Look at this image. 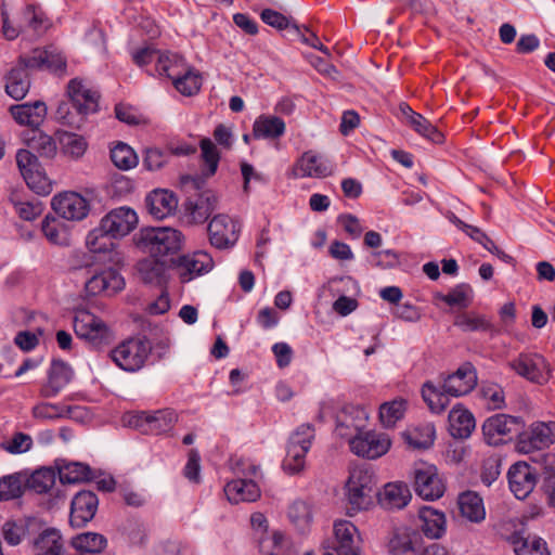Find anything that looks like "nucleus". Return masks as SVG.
I'll use <instances>...</instances> for the list:
<instances>
[{"instance_id":"1","label":"nucleus","mask_w":555,"mask_h":555,"mask_svg":"<svg viewBox=\"0 0 555 555\" xmlns=\"http://www.w3.org/2000/svg\"><path fill=\"white\" fill-rule=\"evenodd\" d=\"M477 385V373L470 363H464L454 373L441 376L438 384L427 380L423 384L421 393L428 409L436 414L446 411L450 398L469 393Z\"/></svg>"},{"instance_id":"2","label":"nucleus","mask_w":555,"mask_h":555,"mask_svg":"<svg viewBox=\"0 0 555 555\" xmlns=\"http://www.w3.org/2000/svg\"><path fill=\"white\" fill-rule=\"evenodd\" d=\"M183 240L182 233L173 228H145L140 231L137 244L153 257H164L178 253Z\"/></svg>"},{"instance_id":"3","label":"nucleus","mask_w":555,"mask_h":555,"mask_svg":"<svg viewBox=\"0 0 555 555\" xmlns=\"http://www.w3.org/2000/svg\"><path fill=\"white\" fill-rule=\"evenodd\" d=\"M315 438L314 427L310 424L299 425L289 436L283 469L289 475L301 473L306 466V456Z\"/></svg>"},{"instance_id":"4","label":"nucleus","mask_w":555,"mask_h":555,"mask_svg":"<svg viewBox=\"0 0 555 555\" xmlns=\"http://www.w3.org/2000/svg\"><path fill=\"white\" fill-rule=\"evenodd\" d=\"M387 550L390 555H446L444 550L436 543L426 546L423 535L408 527L398 528L391 533Z\"/></svg>"},{"instance_id":"5","label":"nucleus","mask_w":555,"mask_h":555,"mask_svg":"<svg viewBox=\"0 0 555 555\" xmlns=\"http://www.w3.org/2000/svg\"><path fill=\"white\" fill-rule=\"evenodd\" d=\"M178 421V414L172 409H162L153 412L141 411L128 413L122 417L125 425L135 428L146 435L169 433Z\"/></svg>"},{"instance_id":"6","label":"nucleus","mask_w":555,"mask_h":555,"mask_svg":"<svg viewBox=\"0 0 555 555\" xmlns=\"http://www.w3.org/2000/svg\"><path fill=\"white\" fill-rule=\"evenodd\" d=\"M152 346L145 337H131L117 345L109 356L113 362L126 372H138L141 370L150 353Z\"/></svg>"},{"instance_id":"7","label":"nucleus","mask_w":555,"mask_h":555,"mask_svg":"<svg viewBox=\"0 0 555 555\" xmlns=\"http://www.w3.org/2000/svg\"><path fill=\"white\" fill-rule=\"evenodd\" d=\"M374 487V475L369 468L353 467L345 487L349 508L353 512L366 509L372 503Z\"/></svg>"},{"instance_id":"8","label":"nucleus","mask_w":555,"mask_h":555,"mask_svg":"<svg viewBox=\"0 0 555 555\" xmlns=\"http://www.w3.org/2000/svg\"><path fill=\"white\" fill-rule=\"evenodd\" d=\"M73 326L75 334L93 347L108 345L114 339L109 326L101 318L85 309L76 311Z\"/></svg>"},{"instance_id":"9","label":"nucleus","mask_w":555,"mask_h":555,"mask_svg":"<svg viewBox=\"0 0 555 555\" xmlns=\"http://www.w3.org/2000/svg\"><path fill=\"white\" fill-rule=\"evenodd\" d=\"M413 488L415 493L426 501L440 499L446 490L444 483L435 465L420 462L412 468Z\"/></svg>"},{"instance_id":"10","label":"nucleus","mask_w":555,"mask_h":555,"mask_svg":"<svg viewBox=\"0 0 555 555\" xmlns=\"http://www.w3.org/2000/svg\"><path fill=\"white\" fill-rule=\"evenodd\" d=\"M348 444L350 451L354 455L369 460H376L389 451L391 447V439L385 433L364 429Z\"/></svg>"},{"instance_id":"11","label":"nucleus","mask_w":555,"mask_h":555,"mask_svg":"<svg viewBox=\"0 0 555 555\" xmlns=\"http://www.w3.org/2000/svg\"><path fill=\"white\" fill-rule=\"evenodd\" d=\"M369 413L360 405L347 404L336 416L335 434L349 443L367 426Z\"/></svg>"},{"instance_id":"12","label":"nucleus","mask_w":555,"mask_h":555,"mask_svg":"<svg viewBox=\"0 0 555 555\" xmlns=\"http://www.w3.org/2000/svg\"><path fill=\"white\" fill-rule=\"evenodd\" d=\"M555 442V422H534L519 434L517 448L522 453L541 450Z\"/></svg>"},{"instance_id":"13","label":"nucleus","mask_w":555,"mask_h":555,"mask_svg":"<svg viewBox=\"0 0 555 555\" xmlns=\"http://www.w3.org/2000/svg\"><path fill=\"white\" fill-rule=\"evenodd\" d=\"M238 233L237 221L224 214L214 216L208 223L210 244L219 249L232 247L238 240Z\"/></svg>"},{"instance_id":"14","label":"nucleus","mask_w":555,"mask_h":555,"mask_svg":"<svg viewBox=\"0 0 555 555\" xmlns=\"http://www.w3.org/2000/svg\"><path fill=\"white\" fill-rule=\"evenodd\" d=\"M511 366L518 375L532 383L545 384L551 377L550 364L538 353H521Z\"/></svg>"},{"instance_id":"15","label":"nucleus","mask_w":555,"mask_h":555,"mask_svg":"<svg viewBox=\"0 0 555 555\" xmlns=\"http://www.w3.org/2000/svg\"><path fill=\"white\" fill-rule=\"evenodd\" d=\"M335 541L330 545L324 555H360L358 546V529L348 520H339L334 524Z\"/></svg>"},{"instance_id":"16","label":"nucleus","mask_w":555,"mask_h":555,"mask_svg":"<svg viewBox=\"0 0 555 555\" xmlns=\"http://www.w3.org/2000/svg\"><path fill=\"white\" fill-rule=\"evenodd\" d=\"M52 208L63 219L80 221L89 212L87 199L76 192H62L52 198Z\"/></svg>"},{"instance_id":"17","label":"nucleus","mask_w":555,"mask_h":555,"mask_svg":"<svg viewBox=\"0 0 555 555\" xmlns=\"http://www.w3.org/2000/svg\"><path fill=\"white\" fill-rule=\"evenodd\" d=\"M508 487L518 500L526 499L537 485L534 468L525 462L513 464L507 472Z\"/></svg>"},{"instance_id":"18","label":"nucleus","mask_w":555,"mask_h":555,"mask_svg":"<svg viewBox=\"0 0 555 555\" xmlns=\"http://www.w3.org/2000/svg\"><path fill=\"white\" fill-rule=\"evenodd\" d=\"M22 63L29 69H47L56 75L66 72V59L55 49H35L30 54L22 56Z\"/></svg>"},{"instance_id":"19","label":"nucleus","mask_w":555,"mask_h":555,"mask_svg":"<svg viewBox=\"0 0 555 555\" xmlns=\"http://www.w3.org/2000/svg\"><path fill=\"white\" fill-rule=\"evenodd\" d=\"M100 222L111 235L119 238L126 236L135 228L138 216L129 207H118L106 214Z\"/></svg>"},{"instance_id":"20","label":"nucleus","mask_w":555,"mask_h":555,"mask_svg":"<svg viewBox=\"0 0 555 555\" xmlns=\"http://www.w3.org/2000/svg\"><path fill=\"white\" fill-rule=\"evenodd\" d=\"M67 93L72 107L79 116L85 117L98 109V92L88 88L81 80L75 78L68 82Z\"/></svg>"},{"instance_id":"21","label":"nucleus","mask_w":555,"mask_h":555,"mask_svg":"<svg viewBox=\"0 0 555 555\" xmlns=\"http://www.w3.org/2000/svg\"><path fill=\"white\" fill-rule=\"evenodd\" d=\"M99 500L91 491H80L72 500L69 521L73 527H83L93 519Z\"/></svg>"},{"instance_id":"22","label":"nucleus","mask_w":555,"mask_h":555,"mask_svg":"<svg viewBox=\"0 0 555 555\" xmlns=\"http://www.w3.org/2000/svg\"><path fill=\"white\" fill-rule=\"evenodd\" d=\"M522 425L520 417L507 414H495L482 425L485 437L490 444H496L503 437L516 433Z\"/></svg>"},{"instance_id":"23","label":"nucleus","mask_w":555,"mask_h":555,"mask_svg":"<svg viewBox=\"0 0 555 555\" xmlns=\"http://www.w3.org/2000/svg\"><path fill=\"white\" fill-rule=\"evenodd\" d=\"M212 267L214 260L211 256L202 250L180 257L177 263V269L183 283L209 272Z\"/></svg>"},{"instance_id":"24","label":"nucleus","mask_w":555,"mask_h":555,"mask_svg":"<svg viewBox=\"0 0 555 555\" xmlns=\"http://www.w3.org/2000/svg\"><path fill=\"white\" fill-rule=\"evenodd\" d=\"M73 370L62 360H53L48 371V379L40 389L43 398H54L72 380Z\"/></svg>"},{"instance_id":"25","label":"nucleus","mask_w":555,"mask_h":555,"mask_svg":"<svg viewBox=\"0 0 555 555\" xmlns=\"http://www.w3.org/2000/svg\"><path fill=\"white\" fill-rule=\"evenodd\" d=\"M295 171L301 178H325L333 172V165L322 155L308 151L297 160Z\"/></svg>"},{"instance_id":"26","label":"nucleus","mask_w":555,"mask_h":555,"mask_svg":"<svg viewBox=\"0 0 555 555\" xmlns=\"http://www.w3.org/2000/svg\"><path fill=\"white\" fill-rule=\"evenodd\" d=\"M10 113L13 119L21 126L37 130L47 116V105L42 101L12 105Z\"/></svg>"},{"instance_id":"27","label":"nucleus","mask_w":555,"mask_h":555,"mask_svg":"<svg viewBox=\"0 0 555 555\" xmlns=\"http://www.w3.org/2000/svg\"><path fill=\"white\" fill-rule=\"evenodd\" d=\"M124 286V278L117 271L107 269L98 274H93L86 282V292L91 296H96L102 293L113 295L121 291Z\"/></svg>"},{"instance_id":"28","label":"nucleus","mask_w":555,"mask_h":555,"mask_svg":"<svg viewBox=\"0 0 555 555\" xmlns=\"http://www.w3.org/2000/svg\"><path fill=\"white\" fill-rule=\"evenodd\" d=\"M228 500L234 504L241 502H255L260 498V488L254 479L236 478L224 487Z\"/></svg>"},{"instance_id":"29","label":"nucleus","mask_w":555,"mask_h":555,"mask_svg":"<svg viewBox=\"0 0 555 555\" xmlns=\"http://www.w3.org/2000/svg\"><path fill=\"white\" fill-rule=\"evenodd\" d=\"M285 131V121L276 115L261 114L253 124V137L257 140H278Z\"/></svg>"},{"instance_id":"30","label":"nucleus","mask_w":555,"mask_h":555,"mask_svg":"<svg viewBox=\"0 0 555 555\" xmlns=\"http://www.w3.org/2000/svg\"><path fill=\"white\" fill-rule=\"evenodd\" d=\"M34 555H66L65 544L59 530H43L33 541Z\"/></svg>"},{"instance_id":"31","label":"nucleus","mask_w":555,"mask_h":555,"mask_svg":"<svg viewBox=\"0 0 555 555\" xmlns=\"http://www.w3.org/2000/svg\"><path fill=\"white\" fill-rule=\"evenodd\" d=\"M461 516L470 522L479 524L486 519V508L482 498L475 491H465L459 495Z\"/></svg>"},{"instance_id":"32","label":"nucleus","mask_w":555,"mask_h":555,"mask_svg":"<svg viewBox=\"0 0 555 555\" xmlns=\"http://www.w3.org/2000/svg\"><path fill=\"white\" fill-rule=\"evenodd\" d=\"M475 417L462 404H455L449 413L450 433L454 438H468L475 429Z\"/></svg>"},{"instance_id":"33","label":"nucleus","mask_w":555,"mask_h":555,"mask_svg":"<svg viewBox=\"0 0 555 555\" xmlns=\"http://www.w3.org/2000/svg\"><path fill=\"white\" fill-rule=\"evenodd\" d=\"M411 500L409 487L403 482H389L378 495L380 505L388 509H400Z\"/></svg>"},{"instance_id":"34","label":"nucleus","mask_w":555,"mask_h":555,"mask_svg":"<svg viewBox=\"0 0 555 555\" xmlns=\"http://www.w3.org/2000/svg\"><path fill=\"white\" fill-rule=\"evenodd\" d=\"M218 207V197L211 191L203 192L194 202L186 204V211L192 222L203 223Z\"/></svg>"},{"instance_id":"35","label":"nucleus","mask_w":555,"mask_h":555,"mask_svg":"<svg viewBox=\"0 0 555 555\" xmlns=\"http://www.w3.org/2000/svg\"><path fill=\"white\" fill-rule=\"evenodd\" d=\"M29 67H25L22 57L16 67L12 68L7 76L5 91L14 100H22L29 91L30 80L27 73Z\"/></svg>"},{"instance_id":"36","label":"nucleus","mask_w":555,"mask_h":555,"mask_svg":"<svg viewBox=\"0 0 555 555\" xmlns=\"http://www.w3.org/2000/svg\"><path fill=\"white\" fill-rule=\"evenodd\" d=\"M404 442L412 449L426 450L429 449L436 438V428L433 424H422L413 428L404 430L402 434Z\"/></svg>"},{"instance_id":"37","label":"nucleus","mask_w":555,"mask_h":555,"mask_svg":"<svg viewBox=\"0 0 555 555\" xmlns=\"http://www.w3.org/2000/svg\"><path fill=\"white\" fill-rule=\"evenodd\" d=\"M117 240L100 224L91 230L86 237V246L93 254H109V260H114L112 254L115 250Z\"/></svg>"},{"instance_id":"38","label":"nucleus","mask_w":555,"mask_h":555,"mask_svg":"<svg viewBox=\"0 0 555 555\" xmlns=\"http://www.w3.org/2000/svg\"><path fill=\"white\" fill-rule=\"evenodd\" d=\"M177 198L168 191H154L146 197L149 212L155 219H164L177 207Z\"/></svg>"},{"instance_id":"39","label":"nucleus","mask_w":555,"mask_h":555,"mask_svg":"<svg viewBox=\"0 0 555 555\" xmlns=\"http://www.w3.org/2000/svg\"><path fill=\"white\" fill-rule=\"evenodd\" d=\"M511 542L516 555H550L546 542L538 535L515 533Z\"/></svg>"},{"instance_id":"40","label":"nucleus","mask_w":555,"mask_h":555,"mask_svg":"<svg viewBox=\"0 0 555 555\" xmlns=\"http://www.w3.org/2000/svg\"><path fill=\"white\" fill-rule=\"evenodd\" d=\"M420 519L422 520V530L428 538L438 539L446 531V517L431 507H424L420 512Z\"/></svg>"},{"instance_id":"41","label":"nucleus","mask_w":555,"mask_h":555,"mask_svg":"<svg viewBox=\"0 0 555 555\" xmlns=\"http://www.w3.org/2000/svg\"><path fill=\"white\" fill-rule=\"evenodd\" d=\"M454 325L463 332H492L493 325L490 320L477 312H463L455 317Z\"/></svg>"},{"instance_id":"42","label":"nucleus","mask_w":555,"mask_h":555,"mask_svg":"<svg viewBox=\"0 0 555 555\" xmlns=\"http://www.w3.org/2000/svg\"><path fill=\"white\" fill-rule=\"evenodd\" d=\"M408 408L403 398H396L384 402L379 406V421L385 428H392L398 421L402 420Z\"/></svg>"},{"instance_id":"43","label":"nucleus","mask_w":555,"mask_h":555,"mask_svg":"<svg viewBox=\"0 0 555 555\" xmlns=\"http://www.w3.org/2000/svg\"><path fill=\"white\" fill-rule=\"evenodd\" d=\"M23 28L35 35H42L50 27V22L44 12L34 5L28 4L23 11Z\"/></svg>"},{"instance_id":"44","label":"nucleus","mask_w":555,"mask_h":555,"mask_svg":"<svg viewBox=\"0 0 555 555\" xmlns=\"http://www.w3.org/2000/svg\"><path fill=\"white\" fill-rule=\"evenodd\" d=\"M41 230L47 240L55 245H67L69 232L67 227L56 217L47 216L41 223Z\"/></svg>"},{"instance_id":"45","label":"nucleus","mask_w":555,"mask_h":555,"mask_svg":"<svg viewBox=\"0 0 555 555\" xmlns=\"http://www.w3.org/2000/svg\"><path fill=\"white\" fill-rule=\"evenodd\" d=\"M59 477L62 483H79L92 478L91 468L80 462L65 463L59 467Z\"/></svg>"},{"instance_id":"46","label":"nucleus","mask_w":555,"mask_h":555,"mask_svg":"<svg viewBox=\"0 0 555 555\" xmlns=\"http://www.w3.org/2000/svg\"><path fill=\"white\" fill-rule=\"evenodd\" d=\"M184 66V59L178 54L160 52L157 56L156 72L159 76H165L170 80L182 74Z\"/></svg>"},{"instance_id":"47","label":"nucleus","mask_w":555,"mask_h":555,"mask_svg":"<svg viewBox=\"0 0 555 555\" xmlns=\"http://www.w3.org/2000/svg\"><path fill=\"white\" fill-rule=\"evenodd\" d=\"M24 140L28 149L41 157L51 158L56 153L55 141L39 129L31 131V137H25Z\"/></svg>"},{"instance_id":"48","label":"nucleus","mask_w":555,"mask_h":555,"mask_svg":"<svg viewBox=\"0 0 555 555\" xmlns=\"http://www.w3.org/2000/svg\"><path fill=\"white\" fill-rule=\"evenodd\" d=\"M288 518L298 530L307 531L313 519L311 505L306 501H294L288 508Z\"/></svg>"},{"instance_id":"49","label":"nucleus","mask_w":555,"mask_h":555,"mask_svg":"<svg viewBox=\"0 0 555 555\" xmlns=\"http://www.w3.org/2000/svg\"><path fill=\"white\" fill-rule=\"evenodd\" d=\"M156 258L152 256L138 263L139 275L145 283L158 284L165 275V263Z\"/></svg>"},{"instance_id":"50","label":"nucleus","mask_w":555,"mask_h":555,"mask_svg":"<svg viewBox=\"0 0 555 555\" xmlns=\"http://www.w3.org/2000/svg\"><path fill=\"white\" fill-rule=\"evenodd\" d=\"M171 81L181 94L189 96L197 93L202 86L201 76L189 69L186 65L183 67L182 74L175 77Z\"/></svg>"},{"instance_id":"51","label":"nucleus","mask_w":555,"mask_h":555,"mask_svg":"<svg viewBox=\"0 0 555 555\" xmlns=\"http://www.w3.org/2000/svg\"><path fill=\"white\" fill-rule=\"evenodd\" d=\"M73 546L86 553H100L107 544L104 535L95 532H86L73 539Z\"/></svg>"},{"instance_id":"52","label":"nucleus","mask_w":555,"mask_h":555,"mask_svg":"<svg viewBox=\"0 0 555 555\" xmlns=\"http://www.w3.org/2000/svg\"><path fill=\"white\" fill-rule=\"evenodd\" d=\"M113 164L121 169L129 170L138 165V156L133 149L126 143L119 142L111 151Z\"/></svg>"},{"instance_id":"53","label":"nucleus","mask_w":555,"mask_h":555,"mask_svg":"<svg viewBox=\"0 0 555 555\" xmlns=\"http://www.w3.org/2000/svg\"><path fill=\"white\" fill-rule=\"evenodd\" d=\"M436 297L449 306L467 308L472 304L473 289L468 284H459L447 295L438 294Z\"/></svg>"},{"instance_id":"54","label":"nucleus","mask_w":555,"mask_h":555,"mask_svg":"<svg viewBox=\"0 0 555 555\" xmlns=\"http://www.w3.org/2000/svg\"><path fill=\"white\" fill-rule=\"evenodd\" d=\"M409 126L433 143L440 144L443 142V134L421 114L414 116Z\"/></svg>"},{"instance_id":"55","label":"nucleus","mask_w":555,"mask_h":555,"mask_svg":"<svg viewBox=\"0 0 555 555\" xmlns=\"http://www.w3.org/2000/svg\"><path fill=\"white\" fill-rule=\"evenodd\" d=\"M15 212L24 220L31 221L41 215L43 207L38 201H22L18 194H12L10 197Z\"/></svg>"},{"instance_id":"56","label":"nucleus","mask_w":555,"mask_h":555,"mask_svg":"<svg viewBox=\"0 0 555 555\" xmlns=\"http://www.w3.org/2000/svg\"><path fill=\"white\" fill-rule=\"evenodd\" d=\"M55 483V472L51 468H40L31 474L28 487L37 493H46Z\"/></svg>"},{"instance_id":"57","label":"nucleus","mask_w":555,"mask_h":555,"mask_svg":"<svg viewBox=\"0 0 555 555\" xmlns=\"http://www.w3.org/2000/svg\"><path fill=\"white\" fill-rule=\"evenodd\" d=\"M23 178L29 189H31L37 194L48 195L52 191V183L42 171L41 167L26 171V175L23 176Z\"/></svg>"},{"instance_id":"58","label":"nucleus","mask_w":555,"mask_h":555,"mask_svg":"<svg viewBox=\"0 0 555 555\" xmlns=\"http://www.w3.org/2000/svg\"><path fill=\"white\" fill-rule=\"evenodd\" d=\"M69 413V406L59 403L42 402L33 408L34 417L40 420L62 418L68 416Z\"/></svg>"},{"instance_id":"59","label":"nucleus","mask_w":555,"mask_h":555,"mask_svg":"<svg viewBox=\"0 0 555 555\" xmlns=\"http://www.w3.org/2000/svg\"><path fill=\"white\" fill-rule=\"evenodd\" d=\"M480 393L490 410L502 409L505 404L503 388L498 384L490 383L482 385Z\"/></svg>"},{"instance_id":"60","label":"nucleus","mask_w":555,"mask_h":555,"mask_svg":"<svg viewBox=\"0 0 555 555\" xmlns=\"http://www.w3.org/2000/svg\"><path fill=\"white\" fill-rule=\"evenodd\" d=\"M22 481L18 476L9 475L0 478V501H8L21 496Z\"/></svg>"},{"instance_id":"61","label":"nucleus","mask_w":555,"mask_h":555,"mask_svg":"<svg viewBox=\"0 0 555 555\" xmlns=\"http://www.w3.org/2000/svg\"><path fill=\"white\" fill-rule=\"evenodd\" d=\"M201 150H202V157L207 166V176H212L216 173L220 154L216 147V145L212 143V141L208 138H205L201 141Z\"/></svg>"},{"instance_id":"62","label":"nucleus","mask_w":555,"mask_h":555,"mask_svg":"<svg viewBox=\"0 0 555 555\" xmlns=\"http://www.w3.org/2000/svg\"><path fill=\"white\" fill-rule=\"evenodd\" d=\"M63 151L75 157H81L87 150L86 140L76 133H64L61 139Z\"/></svg>"},{"instance_id":"63","label":"nucleus","mask_w":555,"mask_h":555,"mask_svg":"<svg viewBox=\"0 0 555 555\" xmlns=\"http://www.w3.org/2000/svg\"><path fill=\"white\" fill-rule=\"evenodd\" d=\"M261 20L266 24H268L274 28L286 29L292 26L297 33H299V28L297 27V25L292 24L289 18H287L286 16H284L282 13H280L278 11H274L271 9L263 10L261 12Z\"/></svg>"},{"instance_id":"64","label":"nucleus","mask_w":555,"mask_h":555,"mask_svg":"<svg viewBox=\"0 0 555 555\" xmlns=\"http://www.w3.org/2000/svg\"><path fill=\"white\" fill-rule=\"evenodd\" d=\"M151 555H192L190 550L178 541H166L156 545Z\"/></svg>"}]
</instances>
